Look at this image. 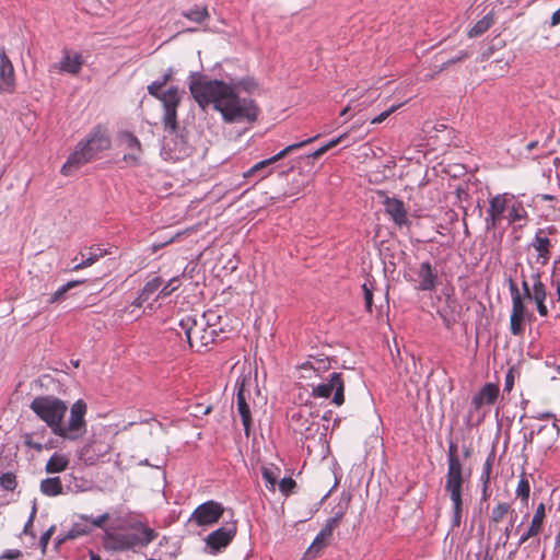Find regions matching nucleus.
Wrapping results in <instances>:
<instances>
[{"label": "nucleus", "instance_id": "35", "mask_svg": "<svg viewBox=\"0 0 560 560\" xmlns=\"http://www.w3.org/2000/svg\"><path fill=\"white\" fill-rule=\"evenodd\" d=\"M495 459L494 451H491L490 454L487 456L486 462L482 467V471L480 475V482L481 483H490L491 474H492V466Z\"/></svg>", "mask_w": 560, "mask_h": 560}, {"label": "nucleus", "instance_id": "44", "mask_svg": "<svg viewBox=\"0 0 560 560\" xmlns=\"http://www.w3.org/2000/svg\"><path fill=\"white\" fill-rule=\"evenodd\" d=\"M463 467L458 456H457V446L454 443H451L447 452V468H458Z\"/></svg>", "mask_w": 560, "mask_h": 560}, {"label": "nucleus", "instance_id": "33", "mask_svg": "<svg viewBox=\"0 0 560 560\" xmlns=\"http://www.w3.org/2000/svg\"><path fill=\"white\" fill-rule=\"evenodd\" d=\"M83 281H80V280H72V281H69L65 284H62L61 287H59L51 295L50 298L48 299V302L49 303H55V302H58L60 300H62L65 298V294L71 290L72 288L81 284Z\"/></svg>", "mask_w": 560, "mask_h": 560}, {"label": "nucleus", "instance_id": "34", "mask_svg": "<svg viewBox=\"0 0 560 560\" xmlns=\"http://www.w3.org/2000/svg\"><path fill=\"white\" fill-rule=\"evenodd\" d=\"M92 532V526L86 523H74L72 527L66 533V538L75 539L85 536Z\"/></svg>", "mask_w": 560, "mask_h": 560}, {"label": "nucleus", "instance_id": "51", "mask_svg": "<svg viewBox=\"0 0 560 560\" xmlns=\"http://www.w3.org/2000/svg\"><path fill=\"white\" fill-rule=\"evenodd\" d=\"M329 360L326 359H314L313 361H308L304 366L308 365L315 372L326 371L329 368Z\"/></svg>", "mask_w": 560, "mask_h": 560}, {"label": "nucleus", "instance_id": "48", "mask_svg": "<svg viewBox=\"0 0 560 560\" xmlns=\"http://www.w3.org/2000/svg\"><path fill=\"white\" fill-rule=\"evenodd\" d=\"M521 317H525L526 315V307L523 303L522 296H513L512 300V314Z\"/></svg>", "mask_w": 560, "mask_h": 560}, {"label": "nucleus", "instance_id": "62", "mask_svg": "<svg viewBox=\"0 0 560 560\" xmlns=\"http://www.w3.org/2000/svg\"><path fill=\"white\" fill-rule=\"evenodd\" d=\"M174 75V70L173 68H168L165 73L160 78L161 81H162V84H167V82L173 78Z\"/></svg>", "mask_w": 560, "mask_h": 560}, {"label": "nucleus", "instance_id": "59", "mask_svg": "<svg viewBox=\"0 0 560 560\" xmlns=\"http://www.w3.org/2000/svg\"><path fill=\"white\" fill-rule=\"evenodd\" d=\"M362 105L357 103L355 101H351L341 112L340 116H345L350 110H358L360 112L362 109Z\"/></svg>", "mask_w": 560, "mask_h": 560}, {"label": "nucleus", "instance_id": "23", "mask_svg": "<svg viewBox=\"0 0 560 560\" xmlns=\"http://www.w3.org/2000/svg\"><path fill=\"white\" fill-rule=\"evenodd\" d=\"M347 506L348 500L339 502V504L336 508V511L334 512V516L329 517L326 521L325 526L322 528L320 536H327L328 538H331L332 532L338 526L340 520L343 517Z\"/></svg>", "mask_w": 560, "mask_h": 560}, {"label": "nucleus", "instance_id": "18", "mask_svg": "<svg viewBox=\"0 0 560 560\" xmlns=\"http://www.w3.org/2000/svg\"><path fill=\"white\" fill-rule=\"evenodd\" d=\"M546 517L545 504L540 503L533 515L532 522L527 530L520 537L518 545L525 544L528 539L536 537L542 529L544 520Z\"/></svg>", "mask_w": 560, "mask_h": 560}, {"label": "nucleus", "instance_id": "10", "mask_svg": "<svg viewBox=\"0 0 560 560\" xmlns=\"http://www.w3.org/2000/svg\"><path fill=\"white\" fill-rule=\"evenodd\" d=\"M236 535V525L234 523L222 526L206 538V550L215 555L226 548Z\"/></svg>", "mask_w": 560, "mask_h": 560}, {"label": "nucleus", "instance_id": "61", "mask_svg": "<svg viewBox=\"0 0 560 560\" xmlns=\"http://www.w3.org/2000/svg\"><path fill=\"white\" fill-rule=\"evenodd\" d=\"M540 549V539L537 538V539H534L532 540L525 548L524 550H530L532 552H538Z\"/></svg>", "mask_w": 560, "mask_h": 560}, {"label": "nucleus", "instance_id": "9", "mask_svg": "<svg viewBox=\"0 0 560 560\" xmlns=\"http://www.w3.org/2000/svg\"><path fill=\"white\" fill-rule=\"evenodd\" d=\"M223 514V506L214 501L198 505L189 517V523L197 526H210L217 523Z\"/></svg>", "mask_w": 560, "mask_h": 560}, {"label": "nucleus", "instance_id": "60", "mask_svg": "<svg viewBox=\"0 0 560 560\" xmlns=\"http://www.w3.org/2000/svg\"><path fill=\"white\" fill-rule=\"evenodd\" d=\"M546 300H540V302H535L537 312L540 316L546 317L548 315V308L545 304Z\"/></svg>", "mask_w": 560, "mask_h": 560}, {"label": "nucleus", "instance_id": "57", "mask_svg": "<svg viewBox=\"0 0 560 560\" xmlns=\"http://www.w3.org/2000/svg\"><path fill=\"white\" fill-rule=\"evenodd\" d=\"M24 443H25L26 446H28L31 448H34V450H36L38 452H40L44 448V445L42 443L33 441V435L32 434H26L25 435Z\"/></svg>", "mask_w": 560, "mask_h": 560}, {"label": "nucleus", "instance_id": "19", "mask_svg": "<svg viewBox=\"0 0 560 560\" xmlns=\"http://www.w3.org/2000/svg\"><path fill=\"white\" fill-rule=\"evenodd\" d=\"M83 63V57L80 52L65 49L58 67L60 71L75 75L81 71Z\"/></svg>", "mask_w": 560, "mask_h": 560}, {"label": "nucleus", "instance_id": "27", "mask_svg": "<svg viewBox=\"0 0 560 560\" xmlns=\"http://www.w3.org/2000/svg\"><path fill=\"white\" fill-rule=\"evenodd\" d=\"M40 492L46 497H57L63 492L59 477H49L40 481Z\"/></svg>", "mask_w": 560, "mask_h": 560}, {"label": "nucleus", "instance_id": "40", "mask_svg": "<svg viewBox=\"0 0 560 560\" xmlns=\"http://www.w3.org/2000/svg\"><path fill=\"white\" fill-rule=\"evenodd\" d=\"M509 510L510 504L505 502L499 503L491 511L490 522L495 524L500 523L504 518Z\"/></svg>", "mask_w": 560, "mask_h": 560}, {"label": "nucleus", "instance_id": "39", "mask_svg": "<svg viewBox=\"0 0 560 560\" xmlns=\"http://www.w3.org/2000/svg\"><path fill=\"white\" fill-rule=\"evenodd\" d=\"M182 284L180 278L173 277L170 279V281L160 290L159 294L156 295L155 300L164 299L168 295H171L174 291H176Z\"/></svg>", "mask_w": 560, "mask_h": 560}, {"label": "nucleus", "instance_id": "63", "mask_svg": "<svg viewBox=\"0 0 560 560\" xmlns=\"http://www.w3.org/2000/svg\"><path fill=\"white\" fill-rule=\"evenodd\" d=\"M522 288H523L525 298L529 299L532 289L529 288L528 281L525 279L524 275H522Z\"/></svg>", "mask_w": 560, "mask_h": 560}, {"label": "nucleus", "instance_id": "24", "mask_svg": "<svg viewBox=\"0 0 560 560\" xmlns=\"http://www.w3.org/2000/svg\"><path fill=\"white\" fill-rule=\"evenodd\" d=\"M532 245L538 253L537 262L545 266L549 260L550 240L546 236H542L541 231H539L536 234Z\"/></svg>", "mask_w": 560, "mask_h": 560}, {"label": "nucleus", "instance_id": "43", "mask_svg": "<svg viewBox=\"0 0 560 560\" xmlns=\"http://www.w3.org/2000/svg\"><path fill=\"white\" fill-rule=\"evenodd\" d=\"M165 84H162L161 79H158L148 85V92L150 95L154 96L159 101L163 102V95L166 94V91H162Z\"/></svg>", "mask_w": 560, "mask_h": 560}, {"label": "nucleus", "instance_id": "50", "mask_svg": "<svg viewBox=\"0 0 560 560\" xmlns=\"http://www.w3.org/2000/svg\"><path fill=\"white\" fill-rule=\"evenodd\" d=\"M362 290L364 293L365 308L369 313H371L372 304H373V285H372V283L371 282L363 283Z\"/></svg>", "mask_w": 560, "mask_h": 560}, {"label": "nucleus", "instance_id": "46", "mask_svg": "<svg viewBox=\"0 0 560 560\" xmlns=\"http://www.w3.org/2000/svg\"><path fill=\"white\" fill-rule=\"evenodd\" d=\"M0 487L7 491H13L16 487L15 475L5 472L0 476Z\"/></svg>", "mask_w": 560, "mask_h": 560}, {"label": "nucleus", "instance_id": "12", "mask_svg": "<svg viewBox=\"0 0 560 560\" xmlns=\"http://www.w3.org/2000/svg\"><path fill=\"white\" fill-rule=\"evenodd\" d=\"M464 482L463 467L447 468L444 490L452 502H463Z\"/></svg>", "mask_w": 560, "mask_h": 560}, {"label": "nucleus", "instance_id": "16", "mask_svg": "<svg viewBox=\"0 0 560 560\" xmlns=\"http://www.w3.org/2000/svg\"><path fill=\"white\" fill-rule=\"evenodd\" d=\"M385 212L393 219V221L401 226L407 224L408 217L405 205L397 198L386 197L384 200Z\"/></svg>", "mask_w": 560, "mask_h": 560}, {"label": "nucleus", "instance_id": "55", "mask_svg": "<svg viewBox=\"0 0 560 560\" xmlns=\"http://www.w3.org/2000/svg\"><path fill=\"white\" fill-rule=\"evenodd\" d=\"M36 512H37V509H36V504L34 503L33 506H32L31 515H30V517H28V520H27V522H26V524L24 525V528H23V533L25 535L34 536V534L31 530V528H32L33 521L35 518Z\"/></svg>", "mask_w": 560, "mask_h": 560}, {"label": "nucleus", "instance_id": "14", "mask_svg": "<svg viewBox=\"0 0 560 560\" xmlns=\"http://www.w3.org/2000/svg\"><path fill=\"white\" fill-rule=\"evenodd\" d=\"M15 88L14 68L4 48H0V92L12 93Z\"/></svg>", "mask_w": 560, "mask_h": 560}, {"label": "nucleus", "instance_id": "5", "mask_svg": "<svg viewBox=\"0 0 560 560\" xmlns=\"http://www.w3.org/2000/svg\"><path fill=\"white\" fill-rule=\"evenodd\" d=\"M180 329L184 331L189 347L198 352L205 351L214 342L218 336V329H208L203 327L200 332L192 331V327L199 326L197 316L186 315L179 320Z\"/></svg>", "mask_w": 560, "mask_h": 560}, {"label": "nucleus", "instance_id": "21", "mask_svg": "<svg viewBox=\"0 0 560 560\" xmlns=\"http://www.w3.org/2000/svg\"><path fill=\"white\" fill-rule=\"evenodd\" d=\"M236 407H237V412L241 416L245 435L249 436V431H250V427H252V415H250L249 405L247 404V400L245 397L243 385H241L237 390Z\"/></svg>", "mask_w": 560, "mask_h": 560}, {"label": "nucleus", "instance_id": "56", "mask_svg": "<svg viewBox=\"0 0 560 560\" xmlns=\"http://www.w3.org/2000/svg\"><path fill=\"white\" fill-rule=\"evenodd\" d=\"M486 218V228L488 231L494 230L499 223L501 222V219L492 213H487Z\"/></svg>", "mask_w": 560, "mask_h": 560}, {"label": "nucleus", "instance_id": "28", "mask_svg": "<svg viewBox=\"0 0 560 560\" xmlns=\"http://www.w3.org/2000/svg\"><path fill=\"white\" fill-rule=\"evenodd\" d=\"M182 15L198 24L203 23L210 16L206 5H194L192 8L183 11Z\"/></svg>", "mask_w": 560, "mask_h": 560}, {"label": "nucleus", "instance_id": "49", "mask_svg": "<svg viewBox=\"0 0 560 560\" xmlns=\"http://www.w3.org/2000/svg\"><path fill=\"white\" fill-rule=\"evenodd\" d=\"M453 505V516H452V527H459L462 523V514H463V502H452Z\"/></svg>", "mask_w": 560, "mask_h": 560}, {"label": "nucleus", "instance_id": "3", "mask_svg": "<svg viewBox=\"0 0 560 560\" xmlns=\"http://www.w3.org/2000/svg\"><path fill=\"white\" fill-rule=\"evenodd\" d=\"M110 144L108 130L101 125L94 127L85 139L78 142L61 167V173L66 176L70 175L74 170L97 158L101 152L108 150Z\"/></svg>", "mask_w": 560, "mask_h": 560}, {"label": "nucleus", "instance_id": "4", "mask_svg": "<svg viewBox=\"0 0 560 560\" xmlns=\"http://www.w3.org/2000/svg\"><path fill=\"white\" fill-rule=\"evenodd\" d=\"M154 529L140 525V533H114L105 530L104 547L110 551H126L137 546H147L156 538Z\"/></svg>", "mask_w": 560, "mask_h": 560}, {"label": "nucleus", "instance_id": "20", "mask_svg": "<svg viewBox=\"0 0 560 560\" xmlns=\"http://www.w3.org/2000/svg\"><path fill=\"white\" fill-rule=\"evenodd\" d=\"M188 151L189 148L186 145L185 141L177 137L167 140L163 147L164 159L170 161L183 160Z\"/></svg>", "mask_w": 560, "mask_h": 560}, {"label": "nucleus", "instance_id": "30", "mask_svg": "<svg viewBox=\"0 0 560 560\" xmlns=\"http://www.w3.org/2000/svg\"><path fill=\"white\" fill-rule=\"evenodd\" d=\"M493 24L492 14H487L481 20H479L467 33L468 37H478L486 33L491 25Z\"/></svg>", "mask_w": 560, "mask_h": 560}, {"label": "nucleus", "instance_id": "6", "mask_svg": "<svg viewBox=\"0 0 560 560\" xmlns=\"http://www.w3.org/2000/svg\"><path fill=\"white\" fill-rule=\"evenodd\" d=\"M334 393L331 402L341 406L345 402V381L342 374L332 372L326 382H323L312 388V396L315 398H329Z\"/></svg>", "mask_w": 560, "mask_h": 560}, {"label": "nucleus", "instance_id": "58", "mask_svg": "<svg viewBox=\"0 0 560 560\" xmlns=\"http://www.w3.org/2000/svg\"><path fill=\"white\" fill-rule=\"evenodd\" d=\"M22 556V552L19 549H7L1 555V559L15 560Z\"/></svg>", "mask_w": 560, "mask_h": 560}, {"label": "nucleus", "instance_id": "52", "mask_svg": "<svg viewBox=\"0 0 560 560\" xmlns=\"http://www.w3.org/2000/svg\"><path fill=\"white\" fill-rule=\"evenodd\" d=\"M296 482L291 477H285L279 482V490L282 494L289 495L295 488Z\"/></svg>", "mask_w": 560, "mask_h": 560}, {"label": "nucleus", "instance_id": "26", "mask_svg": "<svg viewBox=\"0 0 560 560\" xmlns=\"http://www.w3.org/2000/svg\"><path fill=\"white\" fill-rule=\"evenodd\" d=\"M70 460L65 454L54 453L47 460L45 470L47 474L62 472L68 468Z\"/></svg>", "mask_w": 560, "mask_h": 560}, {"label": "nucleus", "instance_id": "36", "mask_svg": "<svg viewBox=\"0 0 560 560\" xmlns=\"http://www.w3.org/2000/svg\"><path fill=\"white\" fill-rule=\"evenodd\" d=\"M163 281L160 277H155L148 281L141 290V300H149L162 285Z\"/></svg>", "mask_w": 560, "mask_h": 560}, {"label": "nucleus", "instance_id": "8", "mask_svg": "<svg viewBox=\"0 0 560 560\" xmlns=\"http://www.w3.org/2000/svg\"><path fill=\"white\" fill-rule=\"evenodd\" d=\"M180 91L177 86H171L166 90V94L163 95V125L164 129L171 133L174 135L177 129V107L180 103Z\"/></svg>", "mask_w": 560, "mask_h": 560}, {"label": "nucleus", "instance_id": "53", "mask_svg": "<svg viewBox=\"0 0 560 560\" xmlns=\"http://www.w3.org/2000/svg\"><path fill=\"white\" fill-rule=\"evenodd\" d=\"M401 105L398 104V105H393L392 107H389L388 109L382 112L380 115L375 116L372 120H371V124L373 125H376V124H381L383 122L390 114H393L394 112H396Z\"/></svg>", "mask_w": 560, "mask_h": 560}, {"label": "nucleus", "instance_id": "7", "mask_svg": "<svg viewBox=\"0 0 560 560\" xmlns=\"http://www.w3.org/2000/svg\"><path fill=\"white\" fill-rule=\"evenodd\" d=\"M319 136L316 135L312 138H308L306 140H303L301 142H298V143H293V144H290V145H287L284 149H282L281 151H279L277 154H275L273 156L269 158V159H266V160H262V161H259L257 162L256 164H254L247 172L244 173V177H250V176H255L257 175L258 176V179H264L266 178L268 175H270L272 173V167L271 165L276 162H278L279 160L283 159L284 156H287L289 153L313 142L314 140H316Z\"/></svg>", "mask_w": 560, "mask_h": 560}, {"label": "nucleus", "instance_id": "29", "mask_svg": "<svg viewBox=\"0 0 560 560\" xmlns=\"http://www.w3.org/2000/svg\"><path fill=\"white\" fill-rule=\"evenodd\" d=\"M279 475H280V468L275 465H268V466L261 467V476H262L264 480L266 481V487L271 491L276 490V485H277Z\"/></svg>", "mask_w": 560, "mask_h": 560}, {"label": "nucleus", "instance_id": "47", "mask_svg": "<svg viewBox=\"0 0 560 560\" xmlns=\"http://www.w3.org/2000/svg\"><path fill=\"white\" fill-rule=\"evenodd\" d=\"M525 317L511 315L510 317V329L514 336H520L523 332V323Z\"/></svg>", "mask_w": 560, "mask_h": 560}, {"label": "nucleus", "instance_id": "31", "mask_svg": "<svg viewBox=\"0 0 560 560\" xmlns=\"http://www.w3.org/2000/svg\"><path fill=\"white\" fill-rule=\"evenodd\" d=\"M330 538L327 536H320V532L316 535L313 542L305 552L308 558H316L320 551L328 546Z\"/></svg>", "mask_w": 560, "mask_h": 560}, {"label": "nucleus", "instance_id": "13", "mask_svg": "<svg viewBox=\"0 0 560 560\" xmlns=\"http://www.w3.org/2000/svg\"><path fill=\"white\" fill-rule=\"evenodd\" d=\"M119 145L128 151L122 160L129 165H138L141 155V143L139 139L130 132H121L118 137Z\"/></svg>", "mask_w": 560, "mask_h": 560}, {"label": "nucleus", "instance_id": "41", "mask_svg": "<svg viewBox=\"0 0 560 560\" xmlns=\"http://www.w3.org/2000/svg\"><path fill=\"white\" fill-rule=\"evenodd\" d=\"M109 514L108 513H104V514H101L96 517H91L89 515H85V514H80L79 515V518L84 521V522H90L92 524L93 527H97V528H104V524L105 522H107L109 520Z\"/></svg>", "mask_w": 560, "mask_h": 560}, {"label": "nucleus", "instance_id": "17", "mask_svg": "<svg viewBox=\"0 0 560 560\" xmlns=\"http://www.w3.org/2000/svg\"><path fill=\"white\" fill-rule=\"evenodd\" d=\"M106 255V250L102 249L98 246H92L88 249V252H80L74 258L73 261L75 265L72 267L73 271H78L90 267L94 262H96L100 258Z\"/></svg>", "mask_w": 560, "mask_h": 560}, {"label": "nucleus", "instance_id": "45", "mask_svg": "<svg viewBox=\"0 0 560 560\" xmlns=\"http://www.w3.org/2000/svg\"><path fill=\"white\" fill-rule=\"evenodd\" d=\"M546 298L547 291L545 284L542 282L534 283L529 300H533L534 302H540V300H546Z\"/></svg>", "mask_w": 560, "mask_h": 560}, {"label": "nucleus", "instance_id": "37", "mask_svg": "<svg viewBox=\"0 0 560 560\" xmlns=\"http://www.w3.org/2000/svg\"><path fill=\"white\" fill-rule=\"evenodd\" d=\"M347 135L348 133L345 132V133L340 135L339 137L330 140L328 143H326L325 145L320 147L319 149L315 150L313 153L307 155V159H313V160L318 159L324 153H326L329 149H331V148L336 147L337 144H339L347 137Z\"/></svg>", "mask_w": 560, "mask_h": 560}, {"label": "nucleus", "instance_id": "42", "mask_svg": "<svg viewBox=\"0 0 560 560\" xmlns=\"http://www.w3.org/2000/svg\"><path fill=\"white\" fill-rule=\"evenodd\" d=\"M530 493V486L528 480L523 476L516 487V495L521 498L523 502H527Z\"/></svg>", "mask_w": 560, "mask_h": 560}, {"label": "nucleus", "instance_id": "25", "mask_svg": "<svg viewBox=\"0 0 560 560\" xmlns=\"http://www.w3.org/2000/svg\"><path fill=\"white\" fill-rule=\"evenodd\" d=\"M513 199V196L509 197L506 194L494 196L489 202L487 213H492L502 219L503 213L509 209L510 201Z\"/></svg>", "mask_w": 560, "mask_h": 560}, {"label": "nucleus", "instance_id": "64", "mask_svg": "<svg viewBox=\"0 0 560 560\" xmlns=\"http://www.w3.org/2000/svg\"><path fill=\"white\" fill-rule=\"evenodd\" d=\"M560 24V8L551 16V26Z\"/></svg>", "mask_w": 560, "mask_h": 560}, {"label": "nucleus", "instance_id": "22", "mask_svg": "<svg viewBox=\"0 0 560 560\" xmlns=\"http://www.w3.org/2000/svg\"><path fill=\"white\" fill-rule=\"evenodd\" d=\"M197 320L199 322V326H197V329L196 327H192V331L196 330V332H200L203 327L208 329H218V334L223 331L220 325L221 316L215 311L209 310L205 312L199 317H197Z\"/></svg>", "mask_w": 560, "mask_h": 560}, {"label": "nucleus", "instance_id": "32", "mask_svg": "<svg viewBox=\"0 0 560 560\" xmlns=\"http://www.w3.org/2000/svg\"><path fill=\"white\" fill-rule=\"evenodd\" d=\"M78 458L83 462L84 465L91 466L96 463L98 454L94 452L92 444H85L78 451Z\"/></svg>", "mask_w": 560, "mask_h": 560}, {"label": "nucleus", "instance_id": "38", "mask_svg": "<svg viewBox=\"0 0 560 560\" xmlns=\"http://www.w3.org/2000/svg\"><path fill=\"white\" fill-rule=\"evenodd\" d=\"M508 211L509 223L518 222L526 215L524 207L521 203L516 202L512 203L511 206L509 205Z\"/></svg>", "mask_w": 560, "mask_h": 560}, {"label": "nucleus", "instance_id": "15", "mask_svg": "<svg viewBox=\"0 0 560 560\" xmlns=\"http://www.w3.org/2000/svg\"><path fill=\"white\" fill-rule=\"evenodd\" d=\"M418 284L416 287L419 291H434L438 287L439 277L436 270L430 261L420 264L417 270Z\"/></svg>", "mask_w": 560, "mask_h": 560}, {"label": "nucleus", "instance_id": "2", "mask_svg": "<svg viewBox=\"0 0 560 560\" xmlns=\"http://www.w3.org/2000/svg\"><path fill=\"white\" fill-rule=\"evenodd\" d=\"M30 408L50 428L55 435L63 440L77 441L86 432V404L82 399L77 400L71 406L70 417L67 422H63V418L68 411V406L56 396H36L32 400Z\"/></svg>", "mask_w": 560, "mask_h": 560}, {"label": "nucleus", "instance_id": "1", "mask_svg": "<svg viewBox=\"0 0 560 560\" xmlns=\"http://www.w3.org/2000/svg\"><path fill=\"white\" fill-rule=\"evenodd\" d=\"M189 91L202 108L213 104L225 122L254 121L258 109L253 100L240 97L234 88L220 80H209L206 75L192 72L189 75Z\"/></svg>", "mask_w": 560, "mask_h": 560}, {"label": "nucleus", "instance_id": "11", "mask_svg": "<svg viewBox=\"0 0 560 560\" xmlns=\"http://www.w3.org/2000/svg\"><path fill=\"white\" fill-rule=\"evenodd\" d=\"M499 386L493 383L485 384L479 392L471 398V408L469 417L471 418L475 412L479 413L485 406H492L499 397Z\"/></svg>", "mask_w": 560, "mask_h": 560}, {"label": "nucleus", "instance_id": "54", "mask_svg": "<svg viewBox=\"0 0 560 560\" xmlns=\"http://www.w3.org/2000/svg\"><path fill=\"white\" fill-rule=\"evenodd\" d=\"M55 530H56V526L51 525L46 532H44L42 534L40 539H39V545H40L43 552H45L47 545H48L51 536L54 535Z\"/></svg>", "mask_w": 560, "mask_h": 560}]
</instances>
